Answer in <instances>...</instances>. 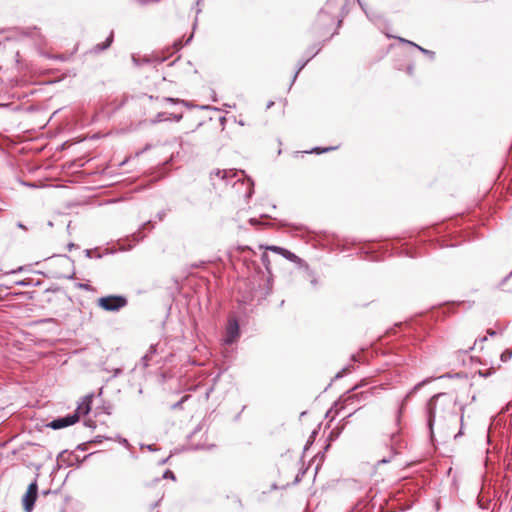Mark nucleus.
Returning <instances> with one entry per match:
<instances>
[{
	"label": "nucleus",
	"mask_w": 512,
	"mask_h": 512,
	"mask_svg": "<svg viewBox=\"0 0 512 512\" xmlns=\"http://www.w3.org/2000/svg\"><path fill=\"white\" fill-rule=\"evenodd\" d=\"M454 412V402L446 393H438L426 404L427 424L431 435L436 420L445 421Z\"/></svg>",
	"instance_id": "1"
},
{
	"label": "nucleus",
	"mask_w": 512,
	"mask_h": 512,
	"mask_svg": "<svg viewBox=\"0 0 512 512\" xmlns=\"http://www.w3.org/2000/svg\"><path fill=\"white\" fill-rule=\"evenodd\" d=\"M97 303L102 309L115 312L127 305V299L120 295H109L99 298Z\"/></svg>",
	"instance_id": "2"
},
{
	"label": "nucleus",
	"mask_w": 512,
	"mask_h": 512,
	"mask_svg": "<svg viewBox=\"0 0 512 512\" xmlns=\"http://www.w3.org/2000/svg\"><path fill=\"white\" fill-rule=\"evenodd\" d=\"M38 485L34 480L29 486L23 497V507L26 512H31L37 499Z\"/></svg>",
	"instance_id": "3"
},
{
	"label": "nucleus",
	"mask_w": 512,
	"mask_h": 512,
	"mask_svg": "<svg viewBox=\"0 0 512 512\" xmlns=\"http://www.w3.org/2000/svg\"><path fill=\"white\" fill-rule=\"evenodd\" d=\"M78 420H79L78 413H73V414L66 415L64 417L54 419L51 422H49L46 426L53 430H58V429H62V428L71 426V425L75 424L76 422H78Z\"/></svg>",
	"instance_id": "4"
},
{
	"label": "nucleus",
	"mask_w": 512,
	"mask_h": 512,
	"mask_svg": "<svg viewBox=\"0 0 512 512\" xmlns=\"http://www.w3.org/2000/svg\"><path fill=\"white\" fill-rule=\"evenodd\" d=\"M239 336V324L236 319H230L226 330V344H232Z\"/></svg>",
	"instance_id": "5"
},
{
	"label": "nucleus",
	"mask_w": 512,
	"mask_h": 512,
	"mask_svg": "<svg viewBox=\"0 0 512 512\" xmlns=\"http://www.w3.org/2000/svg\"><path fill=\"white\" fill-rule=\"evenodd\" d=\"M92 396H86L83 401L78 405L77 410L74 413L78 415H86L91 410Z\"/></svg>",
	"instance_id": "6"
},
{
	"label": "nucleus",
	"mask_w": 512,
	"mask_h": 512,
	"mask_svg": "<svg viewBox=\"0 0 512 512\" xmlns=\"http://www.w3.org/2000/svg\"><path fill=\"white\" fill-rule=\"evenodd\" d=\"M212 175L220 177L221 180L225 181L228 184L230 183V179L236 177L238 173L233 170H216L215 172L212 173Z\"/></svg>",
	"instance_id": "7"
},
{
	"label": "nucleus",
	"mask_w": 512,
	"mask_h": 512,
	"mask_svg": "<svg viewBox=\"0 0 512 512\" xmlns=\"http://www.w3.org/2000/svg\"><path fill=\"white\" fill-rule=\"evenodd\" d=\"M54 262L58 266L63 267V268H70L72 266V261L67 256H59V257L54 259Z\"/></svg>",
	"instance_id": "8"
},
{
	"label": "nucleus",
	"mask_w": 512,
	"mask_h": 512,
	"mask_svg": "<svg viewBox=\"0 0 512 512\" xmlns=\"http://www.w3.org/2000/svg\"><path fill=\"white\" fill-rule=\"evenodd\" d=\"M433 378H426L423 381L417 383L406 395L405 400H407L409 397H411L413 394H415L421 387L431 382Z\"/></svg>",
	"instance_id": "9"
},
{
	"label": "nucleus",
	"mask_w": 512,
	"mask_h": 512,
	"mask_svg": "<svg viewBox=\"0 0 512 512\" xmlns=\"http://www.w3.org/2000/svg\"><path fill=\"white\" fill-rule=\"evenodd\" d=\"M400 41H401V42H404V43H407V44H409V45L415 46V47H416L417 49H419L423 54L428 55L431 59H433V58H434L435 53H434L433 51H430V50H427V49H425V48H422V47H420L419 45H417V44H415V43H413V42H411V41H409V40L403 39V38H400Z\"/></svg>",
	"instance_id": "10"
},
{
	"label": "nucleus",
	"mask_w": 512,
	"mask_h": 512,
	"mask_svg": "<svg viewBox=\"0 0 512 512\" xmlns=\"http://www.w3.org/2000/svg\"><path fill=\"white\" fill-rule=\"evenodd\" d=\"M112 41H113V32H111V34L109 35V37L107 38V40L105 41V43H103V44H98V45L96 46V50H98V51H102V50L107 49V48L111 45Z\"/></svg>",
	"instance_id": "11"
},
{
	"label": "nucleus",
	"mask_w": 512,
	"mask_h": 512,
	"mask_svg": "<svg viewBox=\"0 0 512 512\" xmlns=\"http://www.w3.org/2000/svg\"><path fill=\"white\" fill-rule=\"evenodd\" d=\"M190 398V395L183 396L180 401L176 402L171 406L172 410L181 409L184 402H186Z\"/></svg>",
	"instance_id": "12"
},
{
	"label": "nucleus",
	"mask_w": 512,
	"mask_h": 512,
	"mask_svg": "<svg viewBox=\"0 0 512 512\" xmlns=\"http://www.w3.org/2000/svg\"><path fill=\"white\" fill-rule=\"evenodd\" d=\"M511 357H512V349L505 350L504 352H502V354L500 356L502 362L509 361L511 359Z\"/></svg>",
	"instance_id": "13"
},
{
	"label": "nucleus",
	"mask_w": 512,
	"mask_h": 512,
	"mask_svg": "<svg viewBox=\"0 0 512 512\" xmlns=\"http://www.w3.org/2000/svg\"><path fill=\"white\" fill-rule=\"evenodd\" d=\"M463 426H464V417H463V414H462L461 417H460V430L454 436L455 439H458L461 435H463Z\"/></svg>",
	"instance_id": "14"
},
{
	"label": "nucleus",
	"mask_w": 512,
	"mask_h": 512,
	"mask_svg": "<svg viewBox=\"0 0 512 512\" xmlns=\"http://www.w3.org/2000/svg\"><path fill=\"white\" fill-rule=\"evenodd\" d=\"M281 255H283L286 259H289V260H293L294 258H296L295 254H293L292 252H290L286 249H284V251Z\"/></svg>",
	"instance_id": "15"
},
{
	"label": "nucleus",
	"mask_w": 512,
	"mask_h": 512,
	"mask_svg": "<svg viewBox=\"0 0 512 512\" xmlns=\"http://www.w3.org/2000/svg\"><path fill=\"white\" fill-rule=\"evenodd\" d=\"M163 478L175 480V475L171 470H166L163 474Z\"/></svg>",
	"instance_id": "16"
},
{
	"label": "nucleus",
	"mask_w": 512,
	"mask_h": 512,
	"mask_svg": "<svg viewBox=\"0 0 512 512\" xmlns=\"http://www.w3.org/2000/svg\"><path fill=\"white\" fill-rule=\"evenodd\" d=\"M267 249L271 250L273 252L279 253V254H282L283 251H284V248H281V247H278V246H269V247H267Z\"/></svg>",
	"instance_id": "17"
},
{
	"label": "nucleus",
	"mask_w": 512,
	"mask_h": 512,
	"mask_svg": "<svg viewBox=\"0 0 512 512\" xmlns=\"http://www.w3.org/2000/svg\"><path fill=\"white\" fill-rule=\"evenodd\" d=\"M262 259V262L263 264L266 266V268L268 269V265H269V258H268V255L266 253H264L261 257Z\"/></svg>",
	"instance_id": "18"
},
{
	"label": "nucleus",
	"mask_w": 512,
	"mask_h": 512,
	"mask_svg": "<svg viewBox=\"0 0 512 512\" xmlns=\"http://www.w3.org/2000/svg\"><path fill=\"white\" fill-rule=\"evenodd\" d=\"M167 118L165 117V113H158L156 117V122H162L165 121Z\"/></svg>",
	"instance_id": "19"
},
{
	"label": "nucleus",
	"mask_w": 512,
	"mask_h": 512,
	"mask_svg": "<svg viewBox=\"0 0 512 512\" xmlns=\"http://www.w3.org/2000/svg\"><path fill=\"white\" fill-rule=\"evenodd\" d=\"M358 396V394L349 395L344 399V403L348 404L350 401H352L354 398H357Z\"/></svg>",
	"instance_id": "20"
},
{
	"label": "nucleus",
	"mask_w": 512,
	"mask_h": 512,
	"mask_svg": "<svg viewBox=\"0 0 512 512\" xmlns=\"http://www.w3.org/2000/svg\"><path fill=\"white\" fill-rule=\"evenodd\" d=\"M171 117L176 122H179L182 119V114H171Z\"/></svg>",
	"instance_id": "21"
},
{
	"label": "nucleus",
	"mask_w": 512,
	"mask_h": 512,
	"mask_svg": "<svg viewBox=\"0 0 512 512\" xmlns=\"http://www.w3.org/2000/svg\"><path fill=\"white\" fill-rule=\"evenodd\" d=\"M56 277H67V278H71V275L69 273H66V272H59L56 274Z\"/></svg>",
	"instance_id": "22"
},
{
	"label": "nucleus",
	"mask_w": 512,
	"mask_h": 512,
	"mask_svg": "<svg viewBox=\"0 0 512 512\" xmlns=\"http://www.w3.org/2000/svg\"><path fill=\"white\" fill-rule=\"evenodd\" d=\"M121 373H122V369H120V368H115V369L113 370V377H117V376H119Z\"/></svg>",
	"instance_id": "23"
},
{
	"label": "nucleus",
	"mask_w": 512,
	"mask_h": 512,
	"mask_svg": "<svg viewBox=\"0 0 512 512\" xmlns=\"http://www.w3.org/2000/svg\"><path fill=\"white\" fill-rule=\"evenodd\" d=\"M166 102H170V103H178L180 102L178 99H175V98H171V97H167L164 99Z\"/></svg>",
	"instance_id": "24"
},
{
	"label": "nucleus",
	"mask_w": 512,
	"mask_h": 512,
	"mask_svg": "<svg viewBox=\"0 0 512 512\" xmlns=\"http://www.w3.org/2000/svg\"><path fill=\"white\" fill-rule=\"evenodd\" d=\"M396 437H397L396 433L391 434V443H392V447L393 448H394V446L396 444Z\"/></svg>",
	"instance_id": "25"
},
{
	"label": "nucleus",
	"mask_w": 512,
	"mask_h": 512,
	"mask_svg": "<svg viewBox=\"0 0 512 512\" xmlns=\"http://www.w3.org/2000/svg\"><path fill=\"white\" fill-rule=\"evenodd\" d=\"M307 61L302 63L300 65V67L298 68V70L296 71L295 75H294V79L297 77L298 73L304 68V66L306 65Z\"/></svg>",
	"instance_id": "26"
},
{
	"label": "nucleus",
	"mask_w": 512,
	"mask_h": 512,
	"mask_svg": "<svg viewBox=\"0 0 512 512\" xmlns=\"http://www.w3.org/2000/svg\"><path fill=\"white\" fill-rule=\"evenodd\" d=\"M332 148H325L323 150H321V152H327L329 150H331ZM314 151H316L317 153H320V149L319 148H315Z\"/></svg>",
	"instance_id": "27"
},
{
	"label": "nucleus",
	"mask_w": 512,
	"mask_h": 512,
	"mask_svg": "<svg viewBox=\"0 0 512 512\" xmlns=\"http://www.w3.org/2000/svg\"><path fill=\"white\" fill-rule=\"evenodd\" d=\"M389 461H390L389 459L383 458L378 463L379 464H384V463H388Z\"/></svg>",
	"instance_id": "28"
},
{
	"label": "nucleus",
	"mask_w": 512,
	"mask_h": 512,
	"mask_svg": "<svg viewBox=\"0 0 512 512\" xmlns=\"http://www.w3.org/2000/svg\"><path fill=\"white\" fill-rule=\"evenodd\" d=\"M132 61L134 62L135 65H139L138 59L135 56H132Z\"/></svg>",
	"instance_id": "29"
},
{
	"label": "nucleus",
	"mask_w": 512,
	"mask_h": 512,
	"mask_svg": "<svg viewBox=\"0 0 512 512\" xmlns=\"http://www.w3.org/2000/svg\"><path fill=\"white\" fill-rule=\"evenodd\" d=\"M140 233H141V232L139 231V232H137V233L134 235V237H137V241H138L140 238H143V236H141V235H140Z\"/></svg>",
	"instance_id": "30"
},
{
	"label": "nucleus",
	"mask_w": 512,
	"mask_h": 512,
	"mask_svg": "<svg viewBox=\"0 0 512 512\" xmlns=\"http://www.w3.org/2000/svg\"><path fill=\"white\" fill-rule=\"evenodd\" d=\"M17 284H18V285H21V286H25V285H26V282H24V281H19V282H17Z\"/></svg>",
	"instance_id": "31"
},
{
	"label": "nucleus",
	"mask_w": 512,
	"mask_h": 512,
	"mask_svg": "<svg viewBox=\"0 0 512 512\" xmlns=\"http://www.w3.org/2000/svg\"><path fill=\"white\" fill-rule=\"evenodd\" d=\"M164 215H165L164 213H160V214L158 215L159 220H162V219H163V217H164Z\"/></svg>",
	"instance_id": "32"
},
{
	"label": "nucleus",
	"mask_w": 512,
	"mask_h": 512,
	"mask_svg": "<svg viewBox=\"0 0 512 512\" xmlns=\"http://www.w3.org/2000/svg\"><path fill=\"white\" fill-rule=\"evenodd\" d=\"M17 226H18L19 228L25 229V226H24L22 223H18V224H17Z\"/></svg>",
	"instance_id": "33"
},
{
	"label": "nucleus",
	"mask_w": 512,
	"mask_h": 512,
	"mask_svg": "<svg viewBox=\"0 0 512 512\" xmlns=\"http://www.w3.org/2000/svg\"><path fill=\"white\" fill-rule=\"evenodd\" d=\"M489 334H490V335H495V334H496V332H495V331H489Z\"/></svg>",
	"instance_id": "34"
},
{
	"label": "nucleus",
	"mask_w": 512,
	"mask_h": 512,
	"mask_svg": "<svg viewBox=\"0 0 512 512\" xmlns=\"http://www.w3.org/2000/svg\"><path fill=\"white\" fill-rule=\"evenodd\" d=\"M149 224H150V222L144 223V224H143V228H145V227H146L147 225H149Z\"/></svg>",
	"instance_id": "35"
},
{
	"label": "nucleus",
	"mask_w": 512,
	"mask_h": 512,
	"mask_svg": "<svg viewBox=\"0 0 512 512\" xmlns=\"http://www.w3.org/2000/svg\"><path fill=\"white\" fill-rule=\"evenodd\" d=\"M272 105H273V102L268 103V106H267V107H268V108H270Z\"/></svg>",
	"instance_id": "36"
},
{
	"label": "nucleus",
	"mask_w": 512,
	"mask_h": 512,
	"mask_svg": "<svg viewBox=\"0 0 512 512\" xmlns=\"http://www.w3.org/2000/svg\"><path fill=\"white\" fill-rule=\"evenodd\" d=\"M250 222H251L252 224H254L256 221H255V219H250Z\"/></svg>",
	"instance_id": "37"
},
{
	"label": "nucleus",
	"mask_w": 512,
	"mask_h": 512,
	"mask_svg": "<svg viewBox=\"0 0 512 512\" xmlns=\"http://www.w3.org/2000/svg\"><path fill=\"white\" fill-rule=\"evenodd\" d=\"M400 414H401V409L398 411V418L400 417Z\"/></svg>",
	"instance_id": "38"
}]
</instances>
